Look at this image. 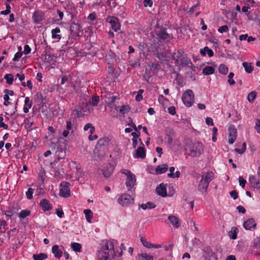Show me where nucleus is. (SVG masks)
<instances>
[{
  "instance_id": "1",
  "label": "nucleus",
  "mask_w": 260,
  "mask_h": 260,
  "mask_svg": "<svg viewBox=\"0 0 260 260\" xmlns=\"http://www.w3.org/2000/svg\"><path fill=\"white\" fill-rule=\"evenodd\" d=\"M115 256L114 241L106 240L99 251V259L110 260Z\"/></svg>"
},
{
  "instance_id": "2",
  "label": "nucleus",
  "mask_w": 260,
  "mask_h": 260,
  "mask_svg": "<svg viewBox=\"0 0 260 260\" xmlns=\"http://www.w3.org/2000/svg\"><path fill=\"white\" fill-rule=\"evenodd\" d=\"M188 155L196 157L200 156L203 152L204 146L202 143L197 142L189 145L188 146Z\"/></svg>"
},
{
  "instance_id": "3",
  "label": "nucleus",
  "mask_w": 260,
  "mask_h": 260,
  "mask_svg": "<svg viewBox=\"0 0 260 260\" xmlns=\"http://www.w3.org/2000/svg\"><path fill=\"white\" fill-rule=\"evenodd\" d=\"M194 93L191 89H187L183 93L182 100L186 107H191L194 103Z\"/></svg>"
},
{
  "instance_id": "4",
  "label": "nucleus",
  "mask_w": 260,
  "mask_h": 260,
  "mask_svg": "<svg viewBox=\"0 0 260 260\" xmlns=\"http://www.w3.org/2000/svg\"><path fill=\"white\" fill-rule=\"evenodd\" d=\"M119 203L123 206H128L134 202V198L129 194L123 193L118 199Z\"/></svg>"
},
{
  "instance_id": "5",
  "label": "nucleus",
  "mask_w": 260,
  "mask_h": 260,
  "mask_svg": "<svg viewBox=\"0 0 260 260\" xmlns=\"http://www.w3.org/2000/svg\"><path fill=\"white\" fill-rule=\"evenodd\" d=\"M70 183L67 181H62L60 184L61 188L59 190V196L63 198H68L71 194L69 188Z\"/></svg>"
},
{
  "instance_id": "6",
  "label": "nucleus",
  "mask_w": 260,
  "mask_h": 260,
  "mask_svg": "<svg viewBox=\"0 0 260 260\" xmlns=\"http://www.w3.org/2000/svg\"><path fill=\"white\" fill-rule=\"evenodd\" d=\"M106 21L111 24L112 29L115 32L120 29L121 25L118 18L114 16H109L107 18Z\"/></svg>"
},
{
  "instance_id": "7",
  "label": "nucleus",
  "mask_w": 260,
  "mask_h": 260,
  "mask_svg": "<svg viewBox=\"0 0 260 260\" xmlns=\"http://www.w3.org/2000/svg\"><path fill=\"white\" fill-rule=\"evenodd\" d=\"M156 34L160 40H170L172 39V37L167 32V29L165 27H161Z\"/></svg>"
},
{
  "instance_id": "8",
  "label": "nucleus",
  "mask_w": 260,
  "mask_h": 260,
  "mask_svg": "<svg viewBox=\"0 0 260 260\" xmlns=\"http://www.w3.org/2000/svg\"><path fill=\"white\" fill-rule=\"evenodd\" d=\"M136 178L134 174L127 177L125 184L128 190H131L136 185Z\"/></svg>"
},
{
  "instance_id": "9",
  "label": "nucleus",
  "mask_w": 260,
  "mask_h": 260,
  "mask_svg": "<svg viewBox=\"0 0 260 260\" xmlns=\"http://www.w3.org/2000/svg\"><path fill=\"white\" fill-rule=\"evenodd\" d=\"M81 28V26L79 23H76L75 21H72L70 27L71 34L73 36H79Z\"/></svg>"
},
{
  "instance_id": "10",
  "label": "nucleus",
  "mask_w": 260,
  "mask_h": 260,
  "mask_svg": "<svg viewBox=\"0 0 260 260\" xmlns=\"http://www.w3.org/2000/svg\"><path fill=\"white\" fill-rule=\"evenodd\" d=\"M40 206L44 212L50 211L52 208V205L47 199H42L40 203Z\"/></svg>"
},
{
  "instance_id": "11",
  "label": "nucleus",
  "mask_w": 260,
  "mask_h": 260,
  "mask_svg": "<svg viewBox=\"0 0 260 260\" xmlns=\"http://www.w3.org/2000/svg\"><path fill=\"white\" fill-rule=\"evenodd\" d=\"M237 129L235 128L230 127L229 128V134L228 141L229 143L233 144L236 140L237 138Z\"/></svg>"
},
{
  "instance_id": "12",
  "label": "nucleus",
  "mask_w": 260,
  "mask_h": 260,
  "mask_svg": "<svg viewBox=\"0 0 260 260\" xmlns=\"http://www.w3.org/2000/svg\"><path fill=\"white\" fill-rule=\"evenodd\" d=\"M175 61L176 63L183 67L188 66L189 63L191 64L190 60L185 57L179 59V57H177L175 58Z\"/></svg>"
},
{
  "instance_id": "13",
  "label": "nucleus",
  "mask_w": 260,
  "mask_h": 260,
  "mask_svg": "<svg viewBox=\"0 0 260 260\" xmlns=\"http://www.w3.org/2000/svg\"><path fill=\"white\" fill-rule=\"evenodd\" d=\"M114 171V167L110 164H108L106 167H105L103 170V175L105 177H109L112 175Z\"/></svg>"
},
{
  "instance_id": "14",
  "label": "nucleus",
  "mask_w": 260,
  "mask_h": 260,
  "mask_svg": "<svg viewBox=\"0 0 260 260\" xmlns=\"http://www.w3.org/2000/svg\"><path fill=\"white\" fill-rule=\"evenodd\" d=\"M156 191L158 195L162 197H166L167 196L166 186L164 183H161L158 187H156Z\"/></svg>"
},
{
  "instance_id": "15",
  "label": "nucleus",
  "mask_w": 260,
  "mask_h": 260,
  "mask_svg": "<svg viewBox=\"0 0 260 260\" xmlns=\"http://www.w3.org/2000/svg\"><path fill=\"white\" fill-rule=\"evenodd\" d=\"M243 226L246 230H250L251 228L256 226V223L253 219L250 218L244 222Z\"/></svg>"
},
{
  "instance_id": "16",
  "label": "nucleus",
  "mask_w": 260,
  "mask_h": 260,
  "mask_svg": "<svg viewBox=\"0 0 260 260\" xmlns=\"http://www.w3.org/2000/svg\"><path fill=\"white\" fill-rule=\"evenodd\" d=\"M43 14L41 12L36 11L32 16L34 23L39 24L43 20Z\"/></svg>"
},
{
  "instance_id": "17",
  "label": "nucleus",
  "mask_w": 260,
  "mask_h": 260,
  "mask_svg": "<svg viewBox=\"0 0 260 260\" xmlns=\"http://www.w3.org/2000/svg\"><path fill=\"white\" fill-rule=\"evenodd\" d=\"M136 157L142 159L145 158L146 157V150L144 146L139 147L136 152Z\"/></svg>"
},
{
  "instance_id": "18",
  "label": "nucleus",
  "mask_w": 260,
  "mask_h": 260,
  "mask_svg": "<svg viewBox=\"0 0 260 260\" xmlns=\"http://www.w3.org/2000/svg\"><path fill=\"white\" fill-rule=\"evenodd\" d=\"M200 54L202 56H205L206 54H208L209 57H212L214 55L213 50L207 46L200 49Z\"/></svg>"
},
{
  "instance_id": "19",
  "label": "nucleus",
  "mask_w": 260,
  "mask_h": 260,
  "mask_svg": "<svg viewBox=\"0 0 260 260\" xmlns=\"http://www.w3.org/2000/svg\"><path fill=\"white\" fill-rule=\"evenodd\" d=\"M209 185V183L202 178L198 186V190L202 192L206 191Z\"/></svg>"
},
{
  "instance_id": "20",
  "label": "nucleus",
  "mask_w": 260,
  "mask_h": 260,
  "mask_svg": "<svg viewBox=\"0 0 260 260\" xmlns=\"http://www.w3.org/2000/svg\"><path fill=\"white\" fill-rule=\"evenodd\" d=\"M52 252L56 258H59L62 256V252L59 249V246L57 245H54L52 246Z\"/></svg>"
},
{
  "instance_id": "21",
  "label": "nucleus",
  "mask_w": 260,
  "mask_h": 260,
  "mask_svg": "<svg viewBox=\"0 0 260 260\" xmlns=\"http://www.w3.org/2000/svg\"><path fill=\"white\" fill-rule=\"evenodd\" d=\"M168 169V166L167 164H162L158 166L155 169V173L156 174H161L165 173Z\"/></svg>"
},
{
  "instance_id": "22",
  "label": "nucleus",
  "mask_w": 260,
  "mask_h": 260,
  "mask_svg": "<svg viewBox=\"0 0 260 260\" xmlns=\"http://www.w3.org/2000/svg\"><path fill=\"white\" fill-rule=\"evenodd\" d=\"M137 260H153V256L146 253L138 254L137 257Z\"/></svg>"
},
{
  "instance_id": "23",
  "label": "nucleus",
  "mask_w": 260,
  "mask_h": 260,
  "mask_svg": "<svg viewBox=\"0 0 260 260\" xmlns=\"http://www.w3.org/2000/svg\"><path fill=\"white\" fill-rule=\"evenodd\" d=\"M214 176L213 172H207L202 175V178L209 183L213 180Z\"/></svg>"
},
{
  "instance_id": "24",
  "label": "nucleus",
  "mask_w": 260,
  "mask_h": 260,
  "mask_svg": "<svg viewBox=\"0 0 260 260\" xmlns=\"http://www.w3.org/2000/svg\"><path fill=\"white\" fill-rule=\"evenodd\" d=\"M249 181L253 187L256 188H260L259 181L256 179L254 176H250Z\"/></svg>"
},
{
  "instance_id": "25",
  "label": "nucleus",
  "mask_w": 260,
  "mask_h": 260,
  "mask_svg": "<svg viewBox=\"0 0 260 260\" xmlns=\"http://www.w3.org/2000/svg\"><path fill=\"white\" fill-rule=\"evenodd\" d=\"M168 219L172 224L174 227L175 228H178L179 227L180 223H179V220L177 217L173 215H170L168 216Z\"/></svg>"
},
{
  "instance_id": "26",
  "label": "nucleus",
  "mask_w": 260,
  "mask_h": 260,
  "mask_svg": "<svg viewBox=\"0 0 260 260\" xmlns=\"http://www.w3.org/2000/svg\"><path fill=\"white\" fill-rule=\"evenodd\" d=\"M109 141L110 139L108 137H103L98 140L96 144V147L98 146H107L109 144Z\"/></svg>"
},
{
  "instance_id": "27",
  "label": "nucleus",
  "mask_w": 260,
  "mask_h": 260,
  "mask_svg": "<svg viewBox=\"0 0 260 260\" xmlns=\"http://www.w3.org/2000/svg\"><path fill=\"white\" fill-rule=\"evenodd\" d=\"M60 32V29L59 27H56L51 30L52 38L54 39H56L58 41L61 39V36L58 35V33Z\"/></svg>"
},
{
  "instance_id": "28",
  "label": "nucleus",
  "mask_w": 260,
  "mask_h": 260,
  "mask_svg": "<svg viewBox=\"0 0 260 260\" xmlns=\"http://www.w3.org/2000/svg\"><path fill=\"white\" fill-rule=\"evenodd\" d=\"M215 72V69L212 66H207L203 70V74L205 75L213 74Z\"/></svg>"
},
{
  "instance_id": "29",
  "label": "nucleus",
  "mask_w": 260,
  "mask_h": 260,
  "mask_svg": "<svg viewBox=\"0 0 260 260\" xmlns=\"http://www.w3.org/2000/svg\"><path fill=\"white\" fill-rule=\"evenodd\" d=\"M54 150H55V153L58 159L64 158L65 156V152H63L62 148L56 146V148H54Z\"/></svg>"
},
{
  "instance_id": "30",
  "label": "nucleus",
  "mask_w": 260,
  "mask_h": 260,
  "mask_svg": "<svg viewBox=\"0 0 260 260\" xmlns=\"http://www.w3.org/2000/svg\"><path fill=\"white\" fill-rule=\"evenodd\" d=\"M48 257L47 254L45 253H40L39 254H34L32 255L34 260H44Z\"/></svg>"
},
{
  "instance_id": "31",
  "label": "nucleus",
  "mask_w": 260,
  "mask_h": 260,
  "mask_svg": "<svg viewBox=\"0 0 260 260\" xmlns=\"http://www.w3.org/2000/svg\"><path fill=\"white\" fill-rule=\"evenodd\" d=\"M140 207L142 208L143 210H146L147 209H153L155 208L156 205L152 202H147L146 204H142L140 205Z\"/></svg>"
},
{
  "instance_id": "32",
  "label": "nucleus",
  "mask_w": 260,
  "mask_h": 260,
  "mask_svg": "<svg viewBox=\"0 0 260 260\" xmlns=\"http://www.w3.org/2000/svg\"><path fill=\"white\" fill-rule=\"evenodd\" d=\"M84 213L85 214L87 221L90 223L91 222V219L93 217V214L92 211L90 209H85L84 210Z\"/></svg>"
},
{
  "instance_id": "33",
  "label": "nucleus",
  "mask_w": 260,
  "mask_h": 260,
  "mask_svg": "<svg viewBox=\"0 0 260 260\" xmlns=\"http://www.w3.org/2000/svg\"><path fill=\"white\" fill-rule=\"evenodd\" d=\"M242 66L247 73H251L253 70V67L251 64V63H249L247 62H243L242 63Z\"/></svg>"
},
{
  "instance_id": "34",
  "label": "nucleus",
  "mask_w": 260,
  "mask_h": 260,
  "mask_svg": "<svg viewBox=\"0 0 260 260\" xmlns=\"http://www.w3.org/2000/svg\"><path fill=\"white\" fill-rule=\"evenodd\" d=\"M71 247L75 252H80L81 251L82 245L79 243L74 242L72 243Z\"/></svg>"
},
{
  "instance_id": "35",
  "label": "nucleus",
  "mask_w": 260,
  "mask_h": 260,
  "mask_svg": "<svg viewBox=\"0 0 260 260\" xmlns=\"http://www.w3.org/2000/svg\"><path fill=\"white\" fill-rule=\"evenodd\" d=\"M218 71L220 74L226 75L228 73V68L223 64H221L218 67Z\"/></svg>"
},
{
  "instance_id": "36",
  "label": "nucleus",
  "mask_w": 260,
  "mask_h": 260,
  "mask_svg": "<svg viewBox=\"0 0 260 260\" xmlns=\"http://www.w3.org/2000/svg\"><path fill=\"white\" fill-rule=\"evenodd\" d=\"M140 240L144 246L146 247L147 248H152V243H151L149 241H148L144 237H141Z\"/></svg>"
},
{
  "instance_id": "37",
  "label": "nucleus",
  "mask_w": 260,
  "mask_h": 260,
  "mask_svg": "<svg viewBox=\"0 0 260 260\" xmlns=\"http://www.w3.org/2000/svg\"><path fill=\"white\" fill-rule=\"evenodd\" d=\"M4 78L6 80L7 83L11 85L14 81V77L11 74H7L4 76Z\"/></svg>"
},
{
  "instance_id": "38",
  "label": "nucleus",
  "mask_w": 260,
  "mask_h": 260,
  "mask_svg": "<svg viewBox=\"0 0 260 260\" xmlns=\"http://www.w3.org/2000/svg\"><path fill=\"white\" fill-rule=\"evenodd\" d=\"M256 92L255 91H251L248 94L247 96V100L249 102L252 103L256 98Z\"/></svg>"
},
{
  "instance_id": "39",
  "label": "nucleus",
  "mask_w": 260,
  "mask_h": 260,
  "mask_svg": "<svg viewBox=\"0 0 260 260\" xmlns=\"http://www.w3.org/2000/svg\"><path fill=\"white\" fill-rule=\"evenodd\" d=\"M30 214V211L27 210H22L19 213V216L20 218H24L29 216Z\"/></svg>"
},
{
  "instance_id": "40",
  "label": "nucleus",
  "mask_w": 260,
  "mask_h": 260,
  "mask_svg": "<svg viewBox=\"0 0 260 260\" xmlns=\"http://www.w3.org/2000/svg\"><path fill=\"white\" fill-rule=\"evenodd\" d=\"M184 54V52L183 50L179 49L177 50V54H176V53H175L174 55H173L172 56L173 59L175 60V58H177V57H179V59H180V58L183 57V56Z\"/></svg>"
},
{
  "instance_id": "41",
  "label": "nucleus",
  "mask_w": 260,
  "mask_h": 260,
  "mask_svg": "<svg viewBox=\"0 0 260 260\" xmlns=\"http://www.w3.org/2000/svg\"><path fill=\"white\" fill-rule=\"evenodd\" d=\"M36 100L38 101V103L40 104H44L45 103V98L43 95L41 93H38L36 94L35 95Z\"/></svg>"
},
{
  "instance_id": "42",
  "label": "nucleus",
  "mask_w": 260,
  "mask_h": 260,
  "mask_svg": "<svg viewBox=\"0 0 260 260\" xmlns=\"http://www.w3.org/2000/svg\"><path fill=\"white\" fill-rule=\"evenodd\" d=\"M170 134H167L168 137L167 141L169 144H171L173 142V137L174 136L175 132L172 129H170Z\"/></svg>"
},
{
  "instance_id": "43",
  "label": "nucleus",
  "mask_w": 260,
  "mask_h": 260,
  "mask_svg": "<svg viewBox=\"0 0 260 260\" xmlns=\"http://www.w3.org/2000/svg\"><path fill=\"white\" fill-rule=\"evenodd\" d=\"M129 109V106L123 105V106L119 107V111L121 114H124L128 112Z\"/></svg>"
},
{
  "instance_id": "44",
  "label": "nucleus",
  "mask_w": 260,
  "mask_h": 260,
  "mask_svg": "<svg viewBox=\"0 0 260 260\" xmlns=\"http://www.w3.org/2000/svg\"><path fill=\"white\" fill-rule=\"evenodd\" d=\"M7 223L6 220H3L0 221V232L1 233H5L6 231V227Z\"/></svg>"
},
{
  "instance_id": "45",
  "label": "nucleus",
  "mask_w": 260,
  "mask_h": 260,
  "mask_svg": "<svg viewBox=\"0 0 260 260\" xmlns=\"http://www.w3.org/2000/svg\"><path fill=\"white\" fill-rule=\"evenodd\" d=\"M34 192V189L31 187L28 189V190L26 192V196L27 198L29 200H31L33 198V193Z\"/></svg>"
},
{
  "instance_id": "46",
  "label": "nucleus",
  "mask_w": 260,
  "mask_h": 260,
  "mask_svg": "<svg viewBox=\"0 0 260 260\" xmlns=\"http://www.w3.org/2000/svg\"><path fill=\"white\" fill-rule=\"evenodd\" d=\"M246 149V143H243L242 144V147L241 148V149L236 148L235 149V150L236 152H238V153L242 154L245 152Z\"/></svg>"
},
{
  "instance_id": "47",
  "label": "nucleus",
  "mask_w": 260,
  "mask_h": 260,
  "mask_svg": "<svg viewBox=\"0 0 260 260\" xmlns=\"http://www.w3.org/2000/svg\"><path fill=\"white\" fill-rule=\"evenodd\" d=\"M67 130L69 131H71V133H74V128L73 126V123L72 121H68L67 122V126H66Z\"/></svg>"
},
{
  "instance_id": "48",
  "label": "nucleus",
  "mask_w": 260,
  "mask_h": 260,
  "mask_svg": "<svg viewBox=\"0 0 260 260\" xmlns=\"http://www.w3.org/2000/svg\"><path fill=\"white\" fill-rule=\"evenodd\" d=\"M99 101H100L99 96H94L92 97L91 103L93 106H98V105L99 103Z\"/></svg>"
},
{
  "instance_id": "49",
  "label": "nucleus",
  "mask_w": 260,
  "mask_h": 260,
  "mask_svg": "<svg viewBox=\"0 0 260 260\" xmlns=\"http://www.w3.org/2000/svg\"><path fill=\"white\" fill-rule=\"evenodd\" d=\"M234 76V74L232 72L230 73V74L228 75V78H229L228 83L230 85H234L236 83L235 81H234V80L233 79Z\"/></svg>"
},
{
  "instance_id": "50",
  "label": "nucleus",
  "mask_w": 260,
  "mask_h": 260,
  "mask_svg": "<svg viewBox=\"0 0 260 260\" xmlns=\"http://www.w3.org/2000/svg\"><path fill=\"white\" fill-rule=\"evenodd\" d=\"M180 175V173L179 171H177L175 173H169L168 174V177L170 178H179Z\"/></svg>"
},
{
  "instance_id": "51",
  "label": "nucleus",
  "mask_w": 260,
  "mask_h": 260,
  "mask_svg": "<svg viewBox=\"0 0 260 260\" xmlns=\"http://www.w3.org/2000/svg\"><path fill=\"white\" fill-rule=\"evenodd\" d=\"M6 11H2L1 12V14L2 15H8L10 14L11 12V6L9 4H6Z\"/></svg>"
},
{
  "instance_id": "52",
  "label": "nucleus",
  "mask_w": 260,
  "mask_h": 260,
  "mask_svg": "<svg viewBox=\"0 0 260 260\" xmlns=\"http://www.w3.org/2000/svg\"><path fill=\"white\" fill-rule=\"evenodd\" d=\"M253 246L255 248L260 247V237H257L254 240Z\"/></svg>"
},
{
  "instance_id": "53",
  "label": "nucleus",
  "mask_w": 260,
  "mask_h": 260,
  "mask_svg": "<svg viewBox=\"0 0 260 260\" xmlns=\"http://www.w3.org/2000/svg\"><path fill=\"white\" fill-rule=\"evenodd\" d=\"M229 31V27L227 25H223L219 27L218 29V31L219 33L226 32Z\"/></svg>"
},
{
  "instance_id": "54",
  "label": "nucleus",
  "mask_w": 260,
  "mask_h": 260,
  "mask_svg": "<svg viewBox=\"0 0 260 260\" xmlns=\"http://www.w3.org/2000/svg\"><path fill=\"white\" fill-rule=\"evenodd\" d=\"M22 54L23 53H22V51L17 52V53H16L14 55V57H13V58L12 59L13 61H17L19 58L21 57V56H22Z\"/></svg>"
},
{
  "instance_id": "55",
  "label": "nucleus",
  "mask_w": 260,
  "mask_h": 260,
  "mask_svg": "<svg viewBox=\"0 0 260 260\" xmlns=\"http://www.w3.org/2000/svg\"><path fill=\"white\" fill-rule=\"evenodd\" d=\"M143 5L145 7H151L153 5V1L152 0H144Z\"/></svg>"
},
{
  "instance_id": "56",
  "label": "nucleus",
  "mask_w": 260,
  "mask_h": 260,
  "mask_svg": "<svg viewBox=\"0 0 260 260\" xmlns=\"http://www.w3.org/2000/svg\"><path fill=\"white\" fill-rule=\"evenodd\" d=\"M45 60L48 62H50L53 58L52 56L47 52H46L45 54Z\"/></svg>"
},
{
  "instance_id": "57",
  "label": "nucleus",
  "mask_w": 260,
  "mask_h": 260,
  "mask_svg": "<svg viewBox=\"0 0 260 260\" xmlns=\"http://www.w3.org/2000/svg\"><path fill=\"white\" fill-rule=\"evenodd\" d=\"M239 182L240 185L242 187L244 188L245 186V184L246 183V180L244 179L242 177H239Z\"/></svg>"
},
{
  "instance_id": "58",
  "label": "nucleus",
  "mask_w": 260,
  "mask_h": 260,
  "mask_svg": "<svg viewBox=\"0 0 260 260\" xmlns=\"http://www.w3.org/2000/svg\"><path fill=\"white\" fill-rule=\"evenodd\" d=\"M3 117L0 116V127H3L5 129H7L8 128V125L3 122Z\"/></svg>"
},
{
  "instance_id": "59",
  "label": "nucleus",
  "mask_w": 260,
  "mask_h": 260,
  "mask_svg": "<svg viewBox=\"0 0 260 260\" xmlns=\"http://www.w3.org/2000/svg\"><path fill=\"white\" fill-rule=\"evenodd\" d=\"M168 111L169 113L172 115H174L176 114V109L174 106H171L168 108Z\"/></svg>"
},
{
  "instance_id": "60",
  "label": "nucleus",
  "mask_w": 260,
  "mask_h": 260,
  "mask_svg": "<svg viewBox=\"0 0 260 260\" xmlns=\"http://www.w3.org/2000/svg\"><path fill=\"white\" fill-rule=\"evenodd\" d=\"M81 111L82 108L80 107H79L77 109H76L74 110V111L76 112V114L78 117H80L82 116V113Z\"/></svg>"
},
{
  "instance_id": "61",
  "label": "nucleus",
  "mask_w": 260,
  "mask_h": 260,
  "mask_svg": "<svg viewBox=\"0 0 260 260\" xmlns=\"http://www.w3.org/2000/svg\"><path fill=\"white\" fill-rule=\"evenodd\" d=\"M229 235L232 239H236L237 237V234L236 231V229H234V231H231L229 233Z\"/></svg>"
},
{
  "instance_id": "62",
  "label": "nucleus",
  "mask_w": 260,
  "mask_h": 260,
  "mask_svg": "<svg viewBox=\"0 0 260 260\" xmlns=\"http://www.w3.org/2000/svg\"><path fill=\"white\" fill-rule=\"evenodd\" d=\"M255 128L256 129L257 132L260 134V120L256 119L255 120Z\"/></svg>"
},
{
  "instance_id": "63",
  "label": "nucleus",
  "mask_w": 260,
  "mask_h": 260,
  "mask_svg": "<svg viewBox=\"0 0 260 260\" xmlns=\"http://www.w3.org/2000/svg\"><path fill=\"white\" fill-rule=\"evenodd\" d=\"M230 194L231 195V197L233 198L234 200L237 199L238 197V193L235 190L231 191L230 192Z\"/></svg>"
},
{
  "instance_id": "64",
  "label": "nucleus",
  "mask_w": 260,
  "mask_h": 260,
  "mask_svg": "<svg viewBox=\"0 0 260 260\" xmlns=\"http://www.w3.org/2000/svg\"><path fill=\"white\" fill-rule=\"evenodd\" d=\"M121 173L123 174H125V175L127 176H130L132 175H133L134 174H133L129 170H127V169H122L121 170Z\"/></svg>"
}]
</instances>
